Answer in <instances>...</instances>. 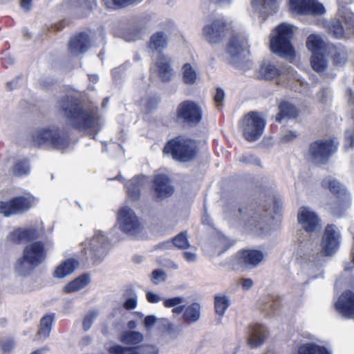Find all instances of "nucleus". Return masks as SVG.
Masks as SVG:
<instances>
[{"mask_svg":"<svg viewBox=\"0 0 354 354\" xmlns=\"http://www.w3.org/2000/svg\"><path fill=\"white\" fill-rule=\"evenodd\" d=\"M335 308L343 317L352 318L354 316V292L344 291L335 302Z\"/></svg>","mask_w":354,"mask_h":354,"instance_id":"nucleus-20","label":"nucleus"},{"mask_svg":"<svg viewBox=\"0 0 354 354\" xmlns=\"http://www.w3.org/2000/svg\"><path fill=\"white\" fill-rule=\"evenodd\" d=\"M201 317V306L198 302H194L187 306L183 313V319L185 323L194 324L200 320Z\"/></svg>","mask_w":354,"mask_h":354,"instance_id":"nucleus-33","label":"nucleus"},{"mask_svg":"<svg viewBox=\"0 0 354 354\" xmlns=\"http://www.w3.org/2000/svg\"><path fill=\"white\" fill-rule=\"evenodd\" d=\"M346 61V55L344 50L337 53L333 57L334 64L336 65H342Z\"/></svg>","mask_w":354,"mask_h":354,"instance_id":"nucleus-57","label":"nucleus"},{"mask_svg":"<svg viewBox=\"0 0 354 354\" xmlns=\"http://www.w3.org/2000/svg\"><path fill=\"white\" fill-rule=\"evenodd\" d=\"M109 354H138L137 352L130 349L129 347L115 344L109 350Z\"/></svg>","mask_w":354,"mask_h":354,"instance_id":"nucleus-49","label":"nucleus"},{"mask_svg":"<svg viewBox=\"0 0 354 354\" xmlns=\"http://www.w3.org/2000/svg\"><path fill=\"white\" fill-rule=\"evenodd\" d=\"M299 354H332V352L324 346L313 343L301 344L298 348Z\"/></svg>","mask_w":354,"mask_h":354,"instance_id":"nucleus-39","label":"nucleus"},{"mask_svg":"<svg viewBox=\"0 0 354 354\" xmlns=\"http://www.w3.org/2000/svg\"><path fill=\"white\" fill-rule=\"evenodd\" d=\"M109 239L102 230H95L92 237L81 244V252L90 256L95 261H101L109 251Z\"/></svg>","mask_w":354,"mask_h":354,"instance_id":"nucleus-7","label":"nucleus"},{"mask_svg":"<svg viewBox=\"0 0 354 354\" xmlns=\"http://www.w3.org/2000/svg\"><path fill=\"white\" fill-rule=\"evenodd\" d=\"M30 167L29 161L27 159H21L17 160L12 169L14 175L23 177L30 174Z\"/></svg>","mask_w":354,"mask_h":354,"instance_id":"nucleus-42","label":"nucleus"},{"mask_svg":"<svg viewBox=\"0 0 354 354\" xmlns=\"http://www.w3.org/2000/svg\"><path fill=\"white\" fill-rule=\"evenodd\" d=\"M37 230L33 227L17 228L12 231L8 236V239L17 243L28 242L37 239Z\"/></svg>","mask_w":354,"mask_h":354,"instance_id":"nucleus-27","label":"nucleus"},{"mask_svg":"<svg viewBox=\"0 0 354 354\" xmlns=\"http://www.w3.org/2000/svg\"><path fill=\"white\" fill-rule=\"evenodd\" d=\"M30 194L15 197L8 201H0V214L6 217L23 214L37 203Z\"/></svg>","mask_w":354,"mask_h":354,"instance_id":"nucleus-11","label":"nucleus"},{"mask_svg":"<svg viewBox=\"0 0 354 354\" xmlns=\"http://www.w3.org/2000/svg\"><path fill=\"white\" fill-rule=\"evenodd\" d=\"M144 335L138 331L127 330L120 336V341L126 345L135 346L143 342Z\"/></svg>","mask_w":354,"mask_h":354,"instance_id":"nucleus-36","label":"nucleus"},{"mask_svg":"<svg viewBox=\"0 0 354 354\" xmlns=\"http://www.w3.org/2000/svg\"><path fill=\"white\" fill-rule=\"evenodd\" d=\"M157 318L155 315L147 316L144 319V326L147 330H149L155 324Z\"/></svg>","mask_w":354,"mask_h":354,"instance_id":"nucleus-58","label":"nucleus"},{"mask_svg":"<svg viewBox=\"0 0 354 354\" xmlns=\"http://www.w3.org/2000/svg\"><path fill=\"white\" fill-rule=\"evenodd\" d=\"M145 32V28L140 26H132L127 32L122 33V37L128 41H133L142 37ZM120 36L119 35H118Z\"/></svg>","mask_w":354,"mask_h":354,"instance_id":"nucleus-44","label":"nucleus"},{"mask_svg":"<svg viewBox=\"0 0 354 354\" xmlns=\"http://www.w3.org/2000/svg\"><path fill=\"white\" fill-rule=\"evenodd\" d=\"M252 5L259 17L264 20L277 11L279 0H252Z\"/></svg>","mask_w":354,"mask_h":354,"instance_id":"nucleus-24","label":"nucleus"},{"mask_svg":"<svg viewBox=\"0 0 354 354\" xmlns=\"http://www.w3.org/2000/svg\"><path fill=\"white\" fill-rule=\"evenodd\" d=\"M338 142L335 140L317 141L311 144L310 154L318 164H324L329 156L337 150Z\"/></svg>","mask_w":354,"mask_h":354,"instance_id":"nucleus-15","label":"nucleus"},{"mask_svg":"<svg viewBox=\"0 0 354 354\" xmlns=\"http://www.w3.org/2000/svg\"><path fill=\"white\" fill-rule=\"evenodd\" d=\"M298 222L306 232H313L320 227V219L316 212L308 207H300Z\"/></svg>","mask_w":354,"mask_h":354,"instance_id":"nucleus-19","label":"nucleus"},{"mask_svg":"<svg viewBox=\"0 0 354 354\" xmlns=\"http://www.w3.org/2000/svg\"><path fill=\"white\" fill-rule=\"evenodd\" d=\"M182 75L184 82L189 85L194 84L198 76L196 67L189 63H186L183 66Z\"/></svg>","mask_w":354,"mask_h":354,"instance_id":"nucleus-40","label":"nucleus"},{"mask_svg":"<svg viewBox=\"0 0 354 354\" xmlns=\"http://www.w3.org/2000/svg\"><path fill=\"white\" fill-rule=\"evenodd\" d=\"M138 305V297L134 295L132 297L127 299L124 303V308L126 310H133L136 308Z\"/></svg>","mask_w":354,"mask_h":354,"instance_id":"nucleus-56","label":"nucleus"},{"mask_svg":"<svg viewBox=\"0 0 354 354\" xmlns=\"http://www.w3.org/2000/svg\"><path fill=\"white\" fill-rule=\"evenodd\" d=\"M242 229L255 235H263L268 230L270 212L261 205H250L239 209Z\"/></svg>","mask_w":354,"mask_h":354,"instance_id":"nucleus-2","label":"nucleus"},{"mask_svg":"<svg viewBox=\"0 0 354 354\" xmlns=\"http://www.w3.org/2000/svg\"><path fill=\"white\" fill-rule=\"evenodd\" d=\"M249 48L248 35L243 32H234L230 37L227 49L232 64H237L248 53Z\"/></svg>","mask_w":354,"mask_h":354,"instance_id":"nucleus-14","label":"nucleus"},{"mask_svg":"<svg viewBox=\"0 0 354 354\" xmlns=\"http://www.w3.org/2000/svg\"><path fill=\"white\" fill-rule=\"evenodd\" d=\"M185 260L188 262H194L196 260V254L192 251H186L183 252Z\"/></svg>","mask_w":354,"mask_h":354,"instance_id":"nucleus-62","label":"nucleus"},{"mask_svg":"<svg viewBox=\"0 0 354 354\" xmlns=\"http://www.w3.org/2000/svg\"><path fill=\"white\" fill-rule=\"evenodd\" d=\"M279 113L277 114L276 119L277 121L281 122L286 118H295L297 115V108L286 101L281 102L279 106Z\"/></svg>","mask_w":354,"mask_h":354,"instance_id":"nucleus-37","label":"nucleus"},{"mask_svg":"<svg viewBox=\"0 0 354 354\" xmlns=\"http://www.w3.org/2000/svg\"><path fill=\"white\" fill-rule=\"evenodd\" d=\"M338 18L333 19L328 25L330 33L336 39L348 38L354 34V15L346 7L340 6Z\"/></svg>","mask_w":354,"mask_h":354,"instance_id":"nucleus-8","label":"nucleus"},{"mask_svg":"<svg viewBox=\"0 0 354 354\" xmlns=\"http://www.w3.org/2000/svg\"><path fill=\"white\" fill-rule=\"evenodd\" d=\"M279 305V301L269 300L266 301L264 306L261 307V310L267 312L268 313H271L274 312Z\"/></svg>","mask_w":354,"mask_h":354,"instance_id":"nucleus-55","label":"nucleus"},{"mask_svg":"<svg viewBox=\"0 0 354 354\" xmlns=\"http://www.w3.org/2000/svg\"><path fill=\"white\" fill-rule=\"evenodd\" d=\"M46 258L44 243L35 241L27 245L23 251V258L17 264V271L21 275H26L33 269L41 264Z\"/></svg>","mask_w":354,"mask_h":354,"instance_id":"nucleus-5","label":"nucleus"},{"mask_svg":"<svg viewBox=\"0 0 354 354\" xmlns=\"http://www.w3.org/2000/svg\"><path fill=\"white\" fill-rule=\"evenodd\" d=\"M266 121L261 115L256 112H250L240 120L239 130L248 142H254L263 134Z\"/></svg>","mask_w":354,"mask_h":354,"instance_id":"nucleus-10","label":"nucleus"},{"mask_svg":"<svg viewBox=\"0 0 354 354\" xmlns=\"http://www.w3.org/2000/svg\"><path fill=\"white\" fill-rule=\"evenodd\" d=\"M98 315V311L95 309L90 310L86 315L82 322L83 329L85 331L88 330L91 328L93 322L97 318Z\"/></svg>","mask_w":354,"mask_h":354,"instance_id":"nucleus-46","label":"nucleus"},{"mask_svg":"<svg viewBox=\"0 0 354 354\" xmlns=\"http://www.w3.org/2000/svg\"><path fill=\"white\" fill-rule=\"evenodd\" d=\"M80 263L75 258H68L62 261L55 268L53 277L63 279L71 274L79 267Z\"/></svg>","mask_w":354,"mask_h":354,"instance_id":"nucleus-28","label":"nucleus"},{"mask_svg":"<svg viewBox=\"0 0 354 354\" xmlns=\"http://www.w3.org/2000/svg\"><path fill=\"white\" fill-rule=\"evenodd\" d=\"M297 136V134L294 132V131H288L286 133H285L282 137H281V141L283 142H290L292 140H293L294 139H295Z\"/></svg>","mask_w":354,"mask_h":354,"instance_id":"nucleus-60","label":"nucleus"},{"mask_svg":"<svg viewBox=\"0 0 354 354\" xmlns=\"http://www.w3.org/2000/svg\"><path fill=\"white\" fill-rule=\"evenodd\" d=\"M131 349V348H129ZM131 350L137 352L138 354H158L159 349L156 345L149 344L140 347L139 349Z\"/></svg>","mask_w":354,"mask_h":354,"instance_id":"nucleus-50","label":"nucleus"},{"mask_svg":"<svg viewBox=\"0 0 354 354\" xmlns=\"http://www.w3.org/2000/svg\"><path fill=\"white\" fill-rule=\"evenodd\" d=\"M268 337L267 328L261 324H255L250 330L248 344L252 348L262 345Z\"/></svg>","mask_w":354,"mask_h":354,"instance_id":"nucleus-29","label":"nucleus"},{"mask_svg":"<svg viewBox=\"0 0 354 354\" xmlns=\"http://www.w3.org/2000/svg\"><path fill=\"white\" fill-rule=\"evenodd\" d=\"M282 208V202L279 198H275L273 201V211L275 213H279L280 210Z\"/></svg>","mask_w":354,"mask_h":354,"instance_id":"nucleus-63","label":"nucleus"},{"mask_svg":"<svg viewBox=\"0 0 354 354\" xmlns=\"http://www.w3.org/2000/svg\"><path fill=\"white\" fill-rule=\"evenodd\" d=\"M176 115L179 122L190 125H196L202 120L203 111L196 102L185 100L178 104Z\"/></svg>","mask_w":354,"mask_h":354,"instance_id":"nucleus-13","label":"nucleus"},{"mask_svg":"<svg viewBox=\"0 0 354 354\" xmlns=\"http://www.w3.org/2000/svg\"><path fill=\"white\" fill-rule=\"evenodd\" d=\"M225 97V91L222 88H217L214 97V102L216 104V106L218 108L223 106Z\"/></svg>","mask_w":354,"mask_h":354,"instance_id":"nucleus-53","label":"nucleus"},{"mask_svg":"<svg viewBox=\"0 0 354 354\" xmlns=\"http://www.w3.org/2000/svg\"><path fill=\"white\" fill-rule=\"evenodd\" d=\"M15 342L12 339H8L1 343V348L4 352H9L15 347Z\"/></svg>","mask_w":354,"mask_h":354,"instance_id":"nucleus-59","label":"nucleus"},{"mask_svg":"<svg viewBox=\"0 0 354 354\" xmlns=\"http://www.w3.org/2000/svg\"><path fill=\"white\" fill-rule=\"evenodd\" d=\"M115 226L124 234L135 236L143 227L142 223L135 211L128 205L119 208L116 215Z\"/></svg>","mask_w":354,"mask_h":354,"instance_id":"nucleus-9","label":"nucleus"},{"mask_svg":"<svg viewBox=\"0 0 354 354\" xmlns=\"http://www.w3.org/2000/svg\"><path fill=\"white\" fill-rule=\"evenodd\" d=\"M54 321V314L46 315L43 317L40 322V328L38 335L44 338L47 337L51 330Z\"/></svg>","mask_w":354,"mask_h":354,"instance_id":"nucleus-41","label":"nucleus"},{"mask_svg":"<svg viewBox=\"0 0 354 354\" xmlns=\"http://www.w3.org/2000/svg\"><path fill=\"white\" fill-rule=\"evenodd\" d=\"M230 305L231 301L227 295L223 293H219L214 296V310L216 314L218 316V317L216 319L217 324H221L222 317L224 316Z\"/></svg>","mask_w":354,"mask_h":354,"instance_id":"nucleus-30","label":"nucleus"},{"mask_svg":"<svg viewBox=\"0 0 354 354\" xmlns=\"http://www.w3.org/2000/svg\"><path fill=\"white\" fill-rule=\"evenodd\" d=\"M290 9L299 15H322L326 9L323 4L317 0H290Z\"/></svg>","mask_w":354,"mask_h":354,"instance_id":"nucleus-16","label":"nucleus"},{"mask_svg":"<svg viewBox=\"0 0 354 354\" xmlns=\"http://www.w3.org/2000/svg\"><path fill=\"white\" fill-rule=\"evenodd\" d=\"M299 244L298 246V252L304 255H311L313 252V243L310 241L304 242L303 239H299Z\"/></svg>","mask_w":354,"mask_h":354,"instance_id":"nucleus-48","label":"nucleus"},{"mask_svg":"<svg viewBox=\"0 0 354 354\" xmlns=\"http://www.w3.org/2000/svg\"><path fill=\"white\" fill-rule=\"evenodd\" d=\"M90 47V38L85 32L79 33L71 38L68 50L73 55H79L88 50Z\"/></svg>","mask_w":354,"mask_h":354,"instance_id":"nucleus-26","label":"nucleus"},{"mask_svg":"<svg viewBox=\"0 0 354 354\" xmlns=\"http://www.w3.org/2000/svg\"><path fill=\"white\" fill-rule=\"evenodd\" d=\"M340 234L336 226L328 225L322 240V250L326 256L334 254L339 248Z\"/></svg>","mask_w":354,"mask_h":354,"instance_id":"nucleus-17","label":"nucleus"},{"mask_svg":"<svg viewBox=\"0 0 354 354\" xmlns=\"http://www.w3.org/2000/svg\"><path fill=\"white\" fill-rule=\"evenodd\" d=\"M168 41V37L163 31H157L151 36L148 47L152 51L160 52L167 48Z\"/></svg>","mask_w":354,"mask_h":354,"instance_id":"nucleus-32","label":"nucleus"},{"mask_svg":"<svg viewBox=\"0 0 354 354\" xmlns=\"http://www.w3.org/2000/svg\"><path fill=\"white\" fill-rule=\"evenodd\" d=\"M294 30L292 26L283 23L273 30L270 35L271 51L278 56L288 60L295 57V50L292 44Z\"/></svg>","mask_w":354,"mask_h":354,"instance_id":"nucleus-4","label":"nucleus"},{"mask_svg":"<svg viewBox=\"0 0 354 354\" xmlns=\"http://www.w3.org/2000/svg\"><path fill=\"white\" fill-rule=\"evenodd\" d=\"M163 326L165 327V332L167 335L171 339H176L178 338L182 333L183 327L181 325H175L171 323L169 319H163Z\"/></svg>","mask_w":354,"mask_h":354,"instance_id":"nucleus-43","label":"nucleus"},{"mask_svg":"<svg viewBox=\"0 0 354 354\" xmlns=\"http://www.w3.org/2000/svg\"><path fill=\"white\" fill-rule=\"evenodd\" d=\"M153 187L158 199L162 200L172 195L174 187L167 176L158 174L154 177Z\"/></svg>","mask_w":354,"mask_h":354,"instance_id":"nucleus-23","label":"nucleus"},{"mask_svg":"<svg viewBox=\"0 0 354 354\" xmlns=\"http://www.w3.org/2000/svg\"><path fill=\"white\" fill-rule=\"evenodd\" d=\"M265 254L258 250H245L239 252L232 260V267L235 270L257 268L264 259Z\"/></svg>","mask_w":354,"mask_h":354,"instance_id":"nucleus-12","label":"nucleus"},{"mask_svg":"<svg viewBox=\"0 0 354 354\" xmlns=\"http://www.w3.org/2000/svg\"><path fill=\"white\" fill-rule=\"evenodd\" d=\"M172 247H173L172 242H170L169 241H165V242H162V243L157 245L156 246V248L160 249V250H168V249L171 248Z\"/></svg>","mask_w":354,"mask_h":354,"instance_id":"nucleus-64","label":"nucleus"},{"mask_svg":"<svg viewBox=\"0 0 354 354\" xmlns=\"http://www.w3.org/2000/svg\"><path fill=\"white\" fill-rule=\"evenodd\" d=\"M172 245L177 248L185 250L188 248L190 245L188 241L187 235L186 232H181L176 235L172 239Z\"/></svg>","mask_w":354,"mask_h":354,"instance_id":"nucleus-45","label":"nucleus"},{"mask_svg":"<svg viewBox=\"0 0 354 354\" xmlns=\"http://www.w3.org/2000/svg\"><path fill=\"white\" fill-rule=\"evenodd\" d=\"M102 2L108 9L116 10L124 8L123 0H102Z\"/></svg>","mask_w":354,"mask_h":354,"instance_id":"nucleus-52","label":"nucleus"},{"mask_svg":"<svg viewBox=\"0 0 354 354\" xmlns=\"http://www.w3.org/2000/svg\"><path fill=\"white\" fill-rule=\"evenodd\" d=\"M306 47L312 54L326 52V44L322 37L317 34H311L308 37Z\"/></svg>","mask_w":354,"mask_h":354,"instance_id":"nucleus-35","label":"nucleus"},{"mask_svg":"<svg viewBox=\"0 0 354 354\" xmlns=\"http://www.w3.org/2000/svg\"><path fill=\"white\" fill-rule=\"evenodd\" d=\"M146 299L147 301L151 304H157L163 300L162 297L160 295L152 291H147L146 292Z\"/></svg>","mask_w":354,"mask_h":354,"instance_id":"nucleus-54","label":"nucleus"},{"mask_svg":"<svg viewBox=\"0 0 354 354\" xmlns=\"http://www.w3.org/2000/svg\"><path fill=\"white\" fill-rule=\"evenodd\" d=\"M171 62V59L169 56L160 54L151 71L153 73H156L162 81L168 82L171 80L173 75Z\"/></svg>","mask_w":354,"mask_h":354,"instance_id":"nucleus-21","label":"nucleus"},{"mask_svg":"<svg viewBox=\"0 0 354 354\" xmlns=\"http://www.w3.org/2000/svg\"><path fill=\"white\" fill-rule=\"evenodd\" d=\"M322 185L328 188L332 193L337 195L338 203L341 206H346L350 201V195L346 189L335 179L330 177L326 178L322 181Z\"/></svg>","mask_w":354,"mask_h":354,"instance_id":"nucleus-25","label":"nucleus"},{"mask_svg":"<svg viewBox=\"0 0 354 354\" xmlns=\"http://www.w3.org/2000/svg\"><path fill=\"white\" fill-rule=\"evenodd\" d=\"M185 301V299L183 297H175L172 298H169L164 299V306L165 308H174L183 304Z\"/></svg>","mask_w":354,"mask_h":354,"instance_id":"nucleus-51","label":"nucleus"},{"mask_svg":"<svg viewBox=\"0 0 354 354\" xmlns=\"http://www.w3.org/2000/svg\"><path fill=\"white\" fill-rule=\"evenodd\" d=\"M254 285L253 281L251 279H242L241 288L243 290H250Z\"/></svg>","mask_w":354,"mask_h":354,"instance_id":"nucleus-61","label":"nucleus"},{"mask_svg":"<svg viewBox=\"0 0 354 354\" xmlns=\"http://www.w3.org/2000/svg\"><path fill=\"white\" fill-rule=\"evenodd\" d=\"M32 145L37 147L63 149L69 143L68 133L55 126L38 128L31 135Z\"/></svg>","mask_w":354,"mask_h":354,"instance_id":"nucleus-3","label":"nucleus"},{"mask_svg":"<svg viewBox=\"0 0 354 354\" xmlns=\"http://www.w3.org/2000/svg\"><path fill=\"white\" fill-rule=\"evenodd\" d=\"M259 79L271 80L281 75L280 70L270 61H263L257 73Z\"/></svg>","mask_w":354,"mask_h":354,"instance_id":"nucleus-31","label":"nucleus"},{"mask_svg":"<svg viewBox=\"0 0 354 354\" xmlns=\"http://www.w3.org/2000/svg\"><path fill=\"white\" fill-rule=\"evenodd\" d=\"M196 147V143L193 140L180 136L169 141L163 149V153H171L175 160L187 162L194 158Z\"/></svg>","mask_w":354,"mask_h":354,"instance_id":"nucleus-6","label":"nucleus"},{"mask_svg":"<svg viewBox=\"0 0 354 354\" xmlns=\"http://www.w3.org/2000/svg\"><path fill=\"white\" fill-rule=\"evenodd\" d=\"M149 179L146 176H137L125 184L129 198L135 201L139 199L142 189L149 185Z\"/></svg>","mask_w":354,"mask_h":354,"instance_id":"nucleus-22","label":"nucleus"},{"mask_svg":"<svg viewBox=\"0 0 354 354\" xmlns=\"http://www.w3.org/2000/svg\"><path fill=\"white\" fill-rule=\"evenodd\" d=\"M167 278V274L163 270L156 269L151 272L150 279L153 284L158 285L165 282Z\"/></svg>","mask_w":354,"mask_h":354,"instance_id":"nucleus-47","label":"nucleus"},{"mask_svg":"<svg viewBox=\"0 0 354 354\" xmlns=\"http://www.w3.org/2000/svg\"><path fill=\"white\" fill-rule=\"evenodd\" d=\"M89 283L90 277L88 274H82L68 283L63 288V292L65 293H72L79 291L87 286Z\"/></svg>","mask_w":354,"mask_h":354,"instance_id":"nucleus-34","label":"nucleus"},{"mask_svg":"<svg viewBox=\"0 0 354 354\" xmlns=\"http://www.w3.org/2000/svg\"><path fill=\"white\" fill-rule=\"evenodd\" d=\"M59 106L68 125L91 133L100 131L102 123L94 106L84 104L72 95L62 97Z\"/></svg>","mask_w":354,"mask_h":354,"instance_id":"nucleus-1","label":"nucleus"},{"mask_svg":"<svg viewBox=\"0 0 354 354\" xmlns=\"http://www.w3.org/2000/svg\"><path fill=\"white\" fill-rule=\"evenodd\" d=\"M312 68L315 71L319 73L324 71L328 67V59L326 58V52L317 53L312 54L310 59Z\"/></svg>","mask_w":354,"mask_h":354,"instance_id":"nucleus-38","label":"nucleus"},{"mask_svg":"<svg viewBox=\"0 0 354 354\" xmlns=\"http://www.w3.org/2000/svg\"><path fill=\"white\" fill-rule=\"evenodd\" d=\"M225 27L226 22L223 17L216 19L204 26L203 35L209 43H218L224 35Z\"/></svg>","mask_w":354,"mask_h":354,"instance_id":"nucleus-18","label":"nucleus"}]
</instances>
